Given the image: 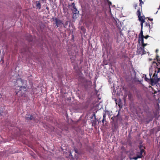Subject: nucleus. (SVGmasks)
I'll use <instances>...</instances> for the list:
<instances>
[{
  "label": "nucleus",
  "instance_id": "obj_29",
  "mask_svg": "<svg viewBox=\"0 0 160 160\" xmlns=\"http://www.w3.org/2000/svg\"><path fill=\"white\" fill-rule=\"evenodd\" d=\"M71 7H72V4H71H71H69L68 5V7L69 8Z\"/></svg>",
  "mask_w": 160,
  "mask_h": 160
},
{
  "label": "nucleus",
  "instance_id": "obj_22",
  "mask_svg": "<svg viewBox=\"0 0 160 160\" xmlns=\"http://www.w3.org/2000/svg\"><path fill=\"white\" fill-rule=\"evenodd\" d=\"M146 19H148V21L149 20L150 21H151V22H152V21H153V20L152 18H149V17H147Z\"/></svg>",
  "mask_w": 160,
  "mask_h": 160
},
{
  "label": "nucleus",
  "instance_id": "obj_3",
  "mask_svg": "<svg viewBox=\"0 0 160 160\" xmlns=\"http://www.w3.org/2000/svg\"><path fill=\"white\" fill-rule=\"evenodd\" d=\"M119 113V112H118V114L116 116L112 117L111 118L112 121L111 122V123H112L113 127L115 129L117 127Z\"/></svg>",
  "mask_w": 160,
  "mask_h": 160
},
{
  "label": "nucleus",
  "instance_id": "obj_24",
  "mask_svg": "<svg viewBox=\"0 0 160 160\" xmlns=\"http://www.w3.org/2000/svg\"><path fill=\"white\" fill-rule=\"evenodd\" d=\"M133 6L135 9H136V8L137 7V4L136 3H134L133 5Z\"/></svg>",
  "mask_w": 160,
  "mask_h": 160
},
{
  "label": "nucleus",
  "instance_id": "obj_18",
  "mask_svg": "<svg viewBox=\"0 0 160 160\" xmlns=\"http://www.w3.org/2000/svg\"><path fill=\"white\" fill-rule=\"evenodd\" d=\"M142 158V157H141V155H138L137 157L133 158V159L134 160H137L138 158Z\"/></svg>",
  "mask_w": 160,
  "mask_h": 160
},
{
  "label": "nucleus",
  "instance_id": "obj_30",
  "mask_svg": "<svg viewBox=\"0 0 160 160\" xmlns=\"http://www.w3.org/2000/svg\"><path fill=\"white\" fill-rule=\"evenodd\" d=\"M131 96V94H130L128 95V97L129 98H130Z\"/></svg>",
  "mask_w": 160,
  "mask_h": 160
},
{
  "label": "nucleus",
  "instance_id": "obj_20",
  "mask_svg": "<svg viewBox=\"0 0 160 160\" xmlns=\"http://www.w3.org/2000/svg\"><path fill=\"white\" fill-rule=\"evenodd\" d=\"M69 156L70 157H71V158L72 159H73V157L72 156V153L71 152V151H70L69 152Z\"/></svg>",
  "mask_w": 160,
  "mask_h": 160
},
{
  "label": "nucleus",
  "instance_id": "obj_31",
  "mask_svg": "<svg viewBox=\"0 0 160 160\" xmlns=\"http://www.w3.org/2000/svg\"><path fill=\"white\" fill-rule=\"evenodd\" d=\"M32 39L31 38H30L28 40V41L29 42H30V41H32Z\"/></svg>",
  "mask_w": 160,
  "mask_h": 160
},
{
  "label": "nucleus",
  "instance_id": "obj_8",
  "mask_svg": "<svg viewBox=\"0 0 160 160\" xmlns=\"http://www.w3.org/2000/svg\"><path fill=\"white\" fill-rule=\"evenodd\" d=\"M72 11L73 18H77L79 14V11L78 10L76 7L72 9Z\"/></svg>",
  "mask_w": 160,
  "mask_h": 160
},
{
  "label": "nucleus",
  "instance_id": "obj_25",
  "mask_svg": "<svg viewBox=\"0 0 160 160\" xmlns=\"http://www.w3.org/2000/svg\"><path fill=\"white\" fill-rule=\"evenodd\" d=\"M74 151L76 153H78V150L76 148H74Z\"/></svg>",
  "mask_w": 160,
  "mask_h": 160
},
{
  "label": "nucleus",
  "instance_id": "obj_6",
  "mask_svg": "<svg viewBox=\"0 0 160 160\" xmlns=\"http://www.w3.org/2000/svg\"><path fill=\"white\" fill-rule=\"evenodd\" d=\"M53 21L57 27H61L62 25H64L62 22L58 18H56L53 19Z\"/></svg>",
  "mask_w": 160,
  "mask_h": 160
},
{
  "label": "nucleus",
  "instance_id": "obj_5",
  "mask_svg": "<svg viewBox=\"0 0 160 160\" xmlns=\"http://www.w3.org/2000/svg\"><path fill=\"white\" fill-rule=\"evenodd\" d=\"M136 53L137 55L141 54L142 55L146 54V52L145 51L144 48L141 47H138V46Z\"/></svg>",
  "mask_w": 160,
  "mask_h": 160
},
{
  "label": "nucleus",
  "instance_id": "obj_33",
  "mask_svg": "<svg viewBox=\"0 0 160 160\" xmlns=\"http://www.w3.org/2000/svg\"><path fill=\"white\" fill-rule=\"evenodd\" d=\"M149 61H151L152 60V59L151 58H149Z\"/></svg>",
  "mask_w": 160,
  "mask_h": 160
},
{
  "label": "nucleus",
  "instance_id": "obj_11",
  "mask_svg": "<svg viewBox=\"0 0 160 160\" xmlns=\"http://www.w3.org/2000/svg\"><path fill=\"white\" fill-rule=\"evenodd\" d=\"M145 26L148 28L149 30L151 29L153 27V22H149L148 20L145 23Z\"/></svg>",
  "mask_w": 160,
  "mask_h": 160
},
{
  "label": "nucleus",
  "instance_id": "obj_14",
  "mask_svg": "<svg viewBox=\"0 0 160 160\" xmlns=\"http://www.w3.org/2000/svg\"><path fill=\"white\" fill-rule=\"evenodd\" d=\"M102 122L103 123V126H108V123L106 121V119H103Z\"/></svg>",
  "mask_w": 160,
  "mask_h": 160
},
{
  "label": "nucleus",
  "instance_id": "obj_1",
  "mask_svg": "<svg viewBox=\"0 0 160 160\" xmlns=\"http://www.w3.org/2000/svg\"><path fill=\"white\" fill-rule=\"evenodd\" d=\"M16 81L17 84L16 85L18 86L15 88L16 94H19V96H22L27 90L26 86H22L23 81L21 78L17 79Z\"/></svg>",
  "mask_w": 160,
  "mask_h": 160
},
{
  "label": "nucleus",
  "instance_id": "obj_10",
  "mask_svg": "<svg viewBox=\"0 0 160 160\" xmlns=\"http://www.w3.org/2000/svg\"><path fill=\"white\" fill-rule=\"evenodd\" d=\"M154 117L152 114H150L149 115H148L147 116V118H146V122L147 123H148L152 121Z\"/></svg>",
  "mask_w": 160,
  "mask_h": 160
},
{
  "label": "nucleus",
  "instance_id": "obj_34",
  "mask_svg": "<svg viewBox=\"0 0 160 160\" xmlns=\"http://www.w3.org/2000/svg\"><path fill=\"white\" fill-rule=\"evenodd\" d=\"M144 112H146V110L145 108L144 110Z\"/></svg>",
  "mask_w": 160,
  "mask_h": 160
},
{
  "label": "nucleus",
  "instance_id": "obj_12",
  "mask_svg": "<svg viewBox=\"0 0 160 160\" xmlns=\"http://www.w3.org/2000/svg\"><path fill=\"white\" fill-rule=\"evenodd\" d=\"M140 41L141 42V43L142 44L141 47L144 49L145 47L147 45V44L144 43V40H143L142 39V40H140Z\"/></svg>",
  "mask_w": 160,
  "mask_h": 160
},
{
  "label": "nucleus",
  "instance_id": "obj_7",
  "mask_svg": "<svg viewBox=\"0 0 160 160\" xmlns=\"http://www.w3.org/2000/svg\"><path fill=\"white\" fill-rule=\"evenodd\" d=\"M141 11H142L140 10V9L139 8L136 13L137 15H138V20L140 21L144 19H146V18H145L144 15H143L142 16H141Z\"/></svg>",
  "mask_w": 160,
  "mask_h": 160
},
{
  "label": "nucleus",
  "instance_id": "obj_13",
  "mask_svg": "<svg viewBox=\"0 0 160 160\" xmlns=\"http://www.w3.org/2000/svg\"><path fill=\"white\" fill-rule=\"evenodd\" d=\"M36 7L39 9H40L41 8V5L40 3L39 2V1H36Z\"/></svg>",
  "mask_w": 160,
  "mask_h": 160
},
{
  "label": "nucleus",
  "instance_id": "obj_28",
  "mask_svg": "<svg viewBox=\"0 0 160 160\" xmlns=\"http://www.w3.org/2000/svg\"><path fill=\"white\" fill-rule=\"evenodd\" d=\"M107 1L109 5H111L112 4V3L109 1V0H107Z\"/></svg>",
  "mask_w": 160,
  "mask_h": 160
},
{
  "label": "nucleus",
  "instance_id": "obj_26",
  "mask_svg": "<svg viewBox=\"0 0 160 160\" xmlns=\"http://www.w3.org/2000/svg\"><path fill=\"white\" fill-rule=\"evenodd\" d=\"M145 80L147 82H148L149 81V79L147 78L146 77L145 78Z\"/></svg>",
  "mask_w": 160,
  "mask_h": 160
},
{
  "label": "nucleus",
  "instance_id": "obj_15",
  "mask_svg": "<svg viewBox=\"0 0 160 160\" xmlns=\"http://www.w3.org/2000/svg\"><path fill=\"white\" fill-rule=\"evenodd\" d=\"M144 19L143 20L140 21L141 22V30H142L143 27V24L144 22H145V19Z\"/></svg>",
  "mask_w": 160,
  "mask_h": 160
},
{
  "label": "nucleus",
  "instance_id": "obj_32",
  "mask_svg": "<svg viewBox=\"0 0 160 160\" xmlns=\"http://www.w3.org/2000/svg\"><path fill=\"white\" fill-rule=\"evenodd\" d=\"M158 52V49H157L156 51V52Z\"/></svg>",
  "mask_w": 160,
  "mask_h": 160
},
{
  "label": "nucleus",
  "instance_id": "obj_4",
  "mask_svg": "<svg viewBox=\"0 0 160 160\" xmlns=\"http://www.w3.org/2000/svg\"><path fill=\"white\" fill-rule=\"evenodd\" d=\"M149 36L148 35H147L144 36L143 35V32L142 30H141L140 33L138 35V41L139 43L140 42V40H142V39L144 40V38L147 39Z\"/></svg>",
  "mask_w": 160,
  "mask_h": 160
},
{
  "label": "nucleus",
  "instance_id": "obj_37",
  "mask_svg": "<svg viewBox=\"0 0 160 160\" xmlns=\"http://www.w3.org/2000/svg\"><path fill=\"white\" fill-rule=\"evenodd\" d=\"M46 8V9H48V7H47Z\"/></svg>",
  "mask_w": 160,
  "mask_h": 160
},
{
  "label": "nucleus",
  "instance_id": "obj_16",
  "mask_svg": "<svg viewBox=\"0 0 160 160\" xmlns=\"http://www.w3.org/2000/svg\"><path fill=\"white\" fill-rule=\"evenodd\" d=\"M140 149V154L139 155H141V157L142 158V153L144 152L145 150H144V149Z\"/></svg>",
  "mask_w": 160,
  "mask_h": 160
},
{
  "label": "nucleus",
  "instance_id": "obj_27",
  "mask_svg": "<svg viewBox=\"0 0 160 160\" xmlns=\"http://www.w3.org/2000/svg\"><path fill=\"white\" fill-rule=\"evenodd\" d=\"M158 57H159V56H158V55H156V58H157V60L158 61H160V59H158Z\"/></svg>",
  "mask_w": 160,
  "mask_h": 160
},
{
  "label": "nucleus",
  "instance_id": "obj_21",
  "mask_svg": "<svg viewBox=\"0 0 160 160\" xmlns=\"http://www.w3.org/2000/svg\"><path fill=\"white\" fill-rule=\"evenodd\" d=\"M71 4H72V7L73 8H76V7L75 6V3L74 2H73L72 3H71Z\"/></svg>",
  "mask_w": 160,
  "mask_h": 160
},
{
  "label": "nucleus",
  "instance_id": "obj_2",
  "mask_svg": "<svg viewBox=\"0 0 160 160\" xmlns=\"http://www.w3.org/2000/svg\"><path fill=\"white\" fill-rule=\"evenodd\" d=\"M156 71L155 72L152 78L150 79V84L152 86H154L157 84L159 82L160 78H158L157 76V73L159 72V70H158L157 73L156 74Z\"/></svg>",
  "mask_w": 160,
  "mask_h": 160
},
{
  "label": "nucleus",
  "instance_id": "obj_17",
  "mask_svg": "<svg viewBox=\"0 0 160 160\" xmlns=\"http://www.w3.org/2000/svg\"><path fill=\"white\" fill-rule=\"evenodd\" d=\"M139 1L140 2L139 5L141 6V8H140V10H141V11H142V4H143L144 3H143V2L142 1V0H139Z\"/></svg>",
  "mask_w": 160,
  "mask_h": 160
},
{
  "label": "nucleus",
  "instance_id": "obj_38",
  "mask_svg": "<svg viewBox=\"0 0 160 160\" xmlns=\"http://www.w3.org/2000/svg\"><path fill=\"white\" fill-rule=\"evenodd\" d=\"M1 51L0 50V53H1Z\"/></svg>",
  "mask_w": 160,
  "mask_h": 160
},
{
  "label": "nucleus",
  "instance_id": "obj_36",
  "mask_svg": "<svg viewBox=\"0 0 160 160\" xmlns=\"http://www.w3.org/2000/svg\"><path fill=\"white\" fill-rule=\"evenodd\" d=\"M156 63V62H154V61L153 62V63Z\"/></svg>",
  "mask_w": 160,
  "mask_h": 160
},
{
  "label": "nucleus",
  "instance_id": "obj_19",
  "mask_svg": "<svg viewBox=\"0 0 160 160\" xmlns=\"http://www.w3.org/2000/svg\"><path fill=\"white\" fill-rule=\"evenodd\" d=\"M139 148L140 149H145V148L144 146L143 145L141 144L139 146Z\"/></svg>",
  "mask_w": 160,
  "mask_h": 160
},
{
  "label": "nucleus",
  "instance_id": "obj_9",
  "mask_svg": "<svg viewBox=\"0 0 160 160\" xmlns=\"http://www.w3.org/2000/svg\"><path fill=\"white\" fill-rule=\"evenodd\" d=\"M25 119L27 120H32L36 122L35 118L33 115H27L25 116Z\"/></svg>",
  "mask_w": 160,
  "mask_h": 160
},
{
  "label": "nucleus",
  "instance_id": "obj_23",
  "mask_svg": "<svg viewBox=\"0 0 160 160\" xmlns=\"http://www.w3.org/2000/svg\"><path fill=\"white\" fill-rule=\"evenodd\" d=\"M106 114L105 113L103 114V119H106Z\"/></svg>",
  "mask_w": 160,
  "mask_h": 160
},
{
  "label": "nucleus",
  "instance_id": "obj_35",
  "mask_svg": "<svg viewBox=\"0 0 160 160\" xmlns=\"http://www.w3.org/2000/svg\"><path fill=\"white\" fill-rule=\"evenodd\" d=\"M26 50H23V51H22V52H23L24 51H26Z\"/></svg>",
  "mask_w": 160,
  "mask_h": 160
}]
</instances>
